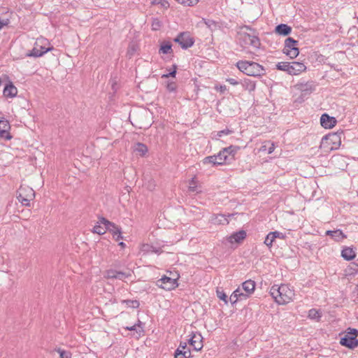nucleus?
<instances>
[{"label": "nucleus", "instance_id": "obj_1", "mask_svg": "<svg viewBox=\"0 0 358 358\" xmlns=\"http://www.w3.org/2000/svg\"><path fill=\"white\" fill-rule=\"evenodd\" d=\"M270 294L278 304L288 303L293 298L294 293L287 285H274L271 287Z\"/></svg>", "mask_w": 358, "mask_h": 358}, {"label": "nucleus", "instance_id": "obj_2", "mask_svg": "<svg viewBox=\"0 0 358 358\" xmlns=\"http://www.w3.org/2000/svg\"><path fill=\"white\" fill-rule=\"evenodd\" d=\"M236 66L240 71L248 76L262 77L266 75L264 67L255 62L239 60L236 62Z\"/></svg>", "mask_w": 358, "mask_h": 358}, {"label": "nucleus", "instance_id": "obj_3", "mask_svg": "<svg viewBox=\"0 0 358 358\" xmlns=\"http://www.w3.org/2000/svg\"><path fill=\"white\" fill-rule=\"evenodd\" d=\"M276 69L285 71L289 75H299L306 71V66L303 63L298 62H281L276 64Z\"/></svg>", "mask_w": 358, "mask_h": 358}, {"label": "nucleus", "instance_id": "obj_4", "mask_svg": "<svg viewBox=\"0 0 358 358\" xmlns=\"http://www.w3.org/2000/svg\"><path fill=\"white\" fill-rule=\"evenodd\" d=\"M358 330L356 329L348 328L343 336L340 339V344L342 346L354 349L358 346Z\"/></svg>", "mask_w": 358, "mask_h": 358}, {"label": "nucleus", "instance_id": "obj_5", "mask_svg": "<svg viewBox=\"0 0 358 358\" xmlns=\"http://www.w3.org/2000/svg\"><path fill=\"white\" fill-rule=\"evenodd\" d=\"M238 37L239 43L242 46L249 45L255 49L260 48L261 42L258 34H252L241 31L238 33Z\"/></svg>", "mask_w": 358, "mask_h": 358}, {"label": "nucleus", "instance_id": "obj_6", "mask_svg": "<svg viewBox=\"0 0 358 358\" xmlns=\"http://www.w3.org/2000/svg\"><path fill=\"white\" fill-rule=\"evenodd\" d=\"M343 131L341 133H333L324 136L322 139L321 146H327V150H337L341 145V135L343 134Z\"/></svg>", "mask_w": 358, "mask_h": 358}, {"label": "nucleus", "instance_id": "obj_7", "mask_svg": "<svg viewBox=\"0 0 358 358\" xmlns=\"http://www.w3.org/2000/svg\"><path fill=\"white\" fill-rule=\"evenodd\" d=\"M299 41L292 37H288L285 41V47L283 53L291 59L296 58L299 54V50L297 47Z\"/></svg>", "mask_w": 358, "mask_h": 358}, {"label": "nucleus", "instance_id": "obj_8", "mask_svg": "<svg viewBox=\"0 0 358 358\" xmlns=\"http://www.w3.org/2000/svg\"><path fill=\"white\" fill-rule=\"evenodd\" d=\"M173 41L178 43L184 50L192 47L195 42L194 38L191 36L189 31L179 33L178 36L173 38Z\"/></svg>", "mask_w": 358, "mask_h": 358}, {"label": "nucleus", "instance_id": "obj_9", "mask_svg": "<svg viewBox=\"0 0 358 358\" xmlns=\"http://www.w3.org/2000/svg\"><path fill=\"white\" fill-rule=\"evenodd\" d=\"M17 199L19 201L25 206H30V201L35 196V192L30 187H20L18 191Z\"/></svg>", "mask_w": 358, "mask_h": 358}, {"label": "nucleus", "instance_id": "obj_10", "mask_svg": "<svg viewBox=\"0 0 358 358\" xmlns=\"http://www.w3.org/2000/svg\"><path fill=\"white\" fill-rule=\"evenodd\" d=\"M157 286L166 290H172L178 287L177 279H174L166 275L159 279L156 282Z\"/></svg>", "mask_w": 358, "mask_h": 358}, {"label": "nucleus", "instance_id": "obj_11", "mask_svg": "<svg viewBox=\"0 0 358 358\" xmlns=\"http://www.w3.org/2000/svg\"><path fill=\"white\" fill-rule=\"evenodd\" d=\"M100 223H103V225L106 226V232L108 231L111 233L113 237L115 236L116 234H122V229L114 222L108 220L103 217H100Z\"/></svg>", "mask_w": 358, "mask_h": 358}, {"label": "nucleus", "instance_id": "obj_12", "mask_svg": "<svg viewBox=\"0 0 358 358\" xmlns=\"http://www.w3.org/2000/svg\"><path fill=\"white\" fill-rule=\"evenodd\" d=\"M337 123L334 117L329 115L327 113H323L320 117V124L324 129H331Z\"/></svg>", "mask_w": 358, "mask_h": 358}, {"label": "nucleus", "instance_id": "obj_13", "mask_svg": "<svg viewBox=\"0 0 358 358\" xmlns=\"http://www.w3.org/2000/svg\"><path fill=\"white\" fill-rule=\"evenodd\" d=\"M247 237V233L245 230H240L233 233L231 236L227 237V241L233 244H241Z\"/></svg>", "mask_w": 358, "mask_h": 358}, {"label": "nucleus", "instance_id": "obj_14", "mask_svg": "<svg viewBox=\"0 0 358 358\" xmlns=\"http://www.w3.org/2000/svg\"><path fill=\"white\" fill-rule=\"evenodd\" d=\"M3 94L6 98H14L17 94V89L11 81H9L4 87Z\"/></svg>", "mask_w": 358, "mask_h": 358}, {"label": "nucleus", "instance_id": "obj_15", "mask_svg": "<svg viewBox=\"0 0 358 358\" xmlns=\"http://www.w3.org/2000/svg\"><path fill=\"white\" fill-rule=\"evenodd\" d=\"M326 235L337 242H341L347 238V236L341 229L328 230L326 231Z\"/></svg>", "mask_w": 358, "mask_h": 358}, {"label": "nucleus", "instance_id": "obj_16", "mask_svg": "<svg viewBox=\"0 0 358 358\" xmlns=\"http://www.w3.org/2000/svg\"><path fill=\"white\" fill-rule=\"evenodd\" d=\"M299 89L306 95L310 94L315 90V85L313 81H309L305 83H299Z\"/></svg>", "mask_w": 358, "mask_h": 358}, {"label": "nucleus", "instance_id": "obj_17", "mask_svg": "<svg viewBox=\"0 0 358 358\" xmlns=\"http://www.w3.org/2000/svg\"><path fill=\"white\" fill-rule=\"evenodd\" d=\"M292 27L287 24H280L277 25L275 28V32L280 35L286 36L291 34L292 32Z\"/></svg>", "mask_w": 358, "mask_h": 358}, {"label": "nucleus", "instance_id": "obj_18", "mask_svg": "<svg viewBox=\"0 0 358 358\" xmlns=\"http://www.w3.org/2000/svg\"><path fill=\"white\" fill-rule=\"evenodd\" d=\"M239 146L232 145L229 147L223 148V150L225 151L229 163H230L231 160H234L235 159V155L239 150Z\"/></svg>", "mask_w": 358, "mask_h": 358}, {"label": "nucleus", "instance_id": "obj_19", "mask_svg": "<svg viewBox=\"0 0 358 358\" xmlns=\"http://www.w3.org/2000/svg\"><path fill=\"white\" fill-rule=\"evenodd\" d=\"M194 350L199 351L203 348V336L198 331H193Z\"/></svg>", "mask_w": 358, "mask_h": 358}, {"label": "nucleus", "instance_id": "obj_20", "mask_svg": "<svg viewBox=\"0 0 358 358\" xmlns=\"http://www.w3.org/2000/svg\"><path fill=\"white\" fill-rule=\"evenodd\" d=\"M341 257L347 261H350L355 258L356 253L353 248L345 247L341 251Z\"/></svg>", "mask_w": 358, "mask_h": 358}, {"label": "nucleus", "instance_id": "obj_21", "mask_svg": "<svg viewBox=\"0 0 358 358\" xmlns=\"http://www.w3.org/2000/svg\"><path fill=\"white\" fill-rule=\"evenodd\" d=\"M159 54H173V51L172 49V44L170 41H164L161 43L159 49Z\"/></svg>", "mask_w": 358, "mask_h": 358}, {"label": "nucleus", "instance_id": "obj_22", "mask_svg": "<svg viewBox=\"0 0 358 358\" xmlns=\"http://www.w3.org/2000/svg\"><path fill=\"white\" fill-rule=\"evenodd\" d=\"M255 286V282L252 280H248L242 283V289L250 295L254 292Z\"/></svg>", "mask_w": 358, "mask_h": 358}, {"label": "nucleus", "instance_id": "obj_23", "mask_svg": "<svg viewBox=\"0 0 358 358\" xmlns=\"http://www.w3.org/2000/svg\"><path fill=\"white\" fill-rule=\"evenodd\" d=\"M148 151L147 145L142 143H136L134 146V152L141 157L145 156Z\"/></svg>", "mask_w": 358, "mask_h": 358}, {"label": "nucleus", "instance_id": "obj_24", "mask_svg": "<svg viewBox=\"0 0 358 358\" xmlns=\"http://www.w3.org/2000/svg\"><path fill=\"white\" fill-rule=\"evenodd\" d=\"M243 87L251 92H253L255 90V88H256V83L253 80H251L250 79H248V78H245L242 82H241Z\"/></svg>", "mask_w": 358, "mask_h": 358}, {"label": "nucleus", "instance_id": "obj_25", "mask_svg": "<svg viewBox=\"0 0 358 358\" xmlns=\"http://www.w3.org/2000/svg\"><path fill=\"white\" fill-rule=\"evenodd\" d=\"M175 358H190L191 357V352L190 350H182L178 348L174 352Z\"/></svg>", "mask_w": 358, "mask_h": 358}, {"label": "nucleus", "instance_id": "obj_26", "mask_svg": "<svg viewBox=\"0 0 358 358\" xmlns=\"http://www.w3.org/2000/svg\"><path fill=\"white\" fill-rule=\"evenodd\" d=\"M48 52V50H39L36 47H34L31 51L26 54L27 57H42L44 54Z\"/></svg>", "mask_w": 358, "mask_h": 358}, {"label": "nucleus", "instance_id": "obj_27", "mask_svg": "<svg viewBox=\"0 0 358 358\" xmlns=\"http://www.w3.org/2000/svg\"><path fill=\"white\" fill-rule=\"evenodd\" d=\"M102 224H103V223H100V217H99V221L94 226L93 229H92V231L94 234H99V235L104 234L106 233V226L103 225V227H102L101 226Z\"/></svg>", "mask_w": 358, "mask_h": 358}, {"label": "nucleus", "instance_id": "obj_28", "mask_svg": "<svg viewBox=\"0 0 358 358\" xmlns=\"http://www.w3.org/2000/svg\"><path fill=\"white\" fill-rule=\"evenodd\" d=\"M202 163L203 164H212L213 166L222 165V162H218L215 155L204 157L202 160Z\"/></svg>", "mask_w": 358, "mask_h": 358}, {"label": "nucleus", "instance_id": "obj_29", "mask_svg": "<svg viewBox=\"0 0 358 358\" xmlns=\"http://www.w3.org/2000/svg\"><path fill=\"white\" fill-rule=\"evenodd\" d=\"M215 156L216 157V159H217L218 162H222V165L229 164L227 158L225 151L223 148L217 155H215Z\"/></svg>", "mask_w": 358, "mask_h": 358}, {"label": "nucleus", "instance_id": "obj_30", "mask_svg": "<svg viewBox=\"0 0 358 358\" xmlns=\"http://www.w3.org/2000/svg\"><path fill=\"white\" fill-rule=\"evenodd\" d=\"M308 317L311 320L319 321L322 317V313L320 310L312 308L309 310Z\"/></svg>", "mask_w": 358, "mask_h": 358}, {"label": "nucleus", "instance_id": "obj_31", "mask_svg": "<svg viewBox=\"0 0 358 358\" xmlns=\"http://www.w3.org/2000/svg\"><path fill=\"white\" fill-rule=\"evenodd\" d=\"M214 222L217 224L224 225L228 224L229 222L225 215L218 214L215 216L214 219Z\"/></svg>", "mask_w": 358, "mask_h": 358}, {"label": "nucleus", "instance_id": "obj_32", "mask_svg": "<svg viewBox=\"0 0 358 358\" xmlns=\"http://www.w3.org/2000/svg\"><path fill=\"white\" fill-rule=\"evenodd\" d=\"M348 273L349 275L358 274V259L349 264Z\"/></svg>", "mask_w": 358, "mask_h": 358}, {"label": "nucleus", "instance_id": "obj_33", "mask_svg": "<svg viewBox=\"0 0 358 358\" xmlns=\"http://www.w3.org/2000/svg\"><path fill=\"white\" fill-rule=\"evenodd\" d=\"M121 302L122 303L126 304L128 307L133 308H138L140 306V303L138 300L126 299L122 300Z\"/></svg>", "mask_w": 358, "mask_h": 358}, {"label": "nucleus", "instance_id": "obj_34", "mask_svg": "<svg viewBox=\"0 0 358 358\" xmlns=\"http://www.w3.org/2000/svg\"><path fill=\"white\" fill-rule=\"evenodd\" d=\"M178 3L184 6H194L199 3V0H176Z\"/></svg>", "mask_w": 358, "mask_h": 358}, {"label": "nucleus", "instance_id": "obj_35", "mask_svg": "<svg viewBox=\"0 0 358 358\" xmlns=\"http://www.w3.org/2000/svg\"><path fill=\"white\" fill-rule=\"evenodd\" d=\"M216 294H217V298H219L220 300L223 301L225 304L228 303V296L224 293V292L223 290L217 289Z\"/></svg>", "mask_w": 358, "mask_h": 358}, {"label": "nucleus", "instance_id": "obj_36", "mask_svg": "<svg viewBox=\"0 0 358 358\" xmlns=\"http://www.w3.org/2000/svg\"><path fill=\"white\" fill-rule=\"evenodd\" d=\"M162 26V22L158 18H153L152 21V29L154 31L159 30Z\"/></svg>", "mask_w": 358, "mask_h": 358}, {"label": "nucleus", "instance_id": "obj_37", "mask_svg": "<svg viewBox=\"0 0 358 358\" xmlns=\"http://www.w3.org/2000/svg\"><path fill=\"white\" fill-rule=\"evenodd\" d=\"M55 351L59 354L60 358H71V354L60 348L55 349Z\"/></svg>", "mask_w": 358, "mask_h": 358}, {"label": "nucleus", "instance_id": "obj_38", "mask_svg": "<svg viewBox=\"0 0 358 358\" xmlns=\"http://www.w3.org/2000/svg\"><path fill=\"white\" fill-rule=\"evenodd\" d=\"M177 69H178V66L176 64H173L172 66V71H171L169 73H166V74H163L162 76V78H169V77H172V78H175L176 77V73H177Z\"/></svg>", "mask_w": 358, "mask_h": 358}, {"label": "nucleus", "instance_id": "obj_39", "mask_svg": "<svg viewBox=\"0 0 358 358\" xmlns=\"http://www.w3.org/2000/svg\"><path fill=\"white\" fill-rule=\"evenodd\" d=\"M166 90L169 92H176L177 90V84L173 81H169L166 84Z\"/></svg>", "mask_w": 358, "mask_h": 358}, {"label": "nucleus", "instance_id": "obj_40", "mask_svg": "<svg viewBox=\"0 0 358 358\" xmlns=\"http://www.w3.org/2000/svg\"><path fill=\"white\" fill-rule=\"evenodd\" d=\"M118 271L114 269L107 270L106 272V278L108 279H116Z\"/></svg>", "mask_w": 358, "mask_h": 358}, {"label": "nucleus", "instance_id": "obj_41", "mask_svg": "<svg viewBox=\"0 0 358 358\" xmlns=\"http://www.w3.org/2000/svg\"><path fill=\"white\" fill-rule=\"evenodd\" d=\"M10 129V125L9 122L5 119H2L0 120V130H7L9 131Z\"/></svg>", "mask_w": 358, "mask_h": 358}, {"label": "nucleus", "instance_id": "obj_42", "mask_svg": "<svg viewBox=\"0 0 358 358\" xmlns=\"http://www.w3.org/2000/svg\"><path fill=\"white\" fill-rule=\"evenodd\" d=\"M275 238L273 236H272V234L270 232L267 234L266 236V238L264 240V243L269 248H271L273 245V243L274 242Z\"/></svg>", "mask_w": 358, "mask_h": 358}, {"label": "nucleus", "instance_id": "obj_43", "mask_svg": "<svg viewBox=\"0 0 358 358\" xmlns=\"http://www.w3.org/2000/svg\"><path fill=\"white\" fill-rule=\"evenodd\" d=\"M203 21L205 24L210 29H215L217 26V23L213 20L203 19Z\"/></svg>", "mask_w": 358, "mask_h": 358}, {"label": "nucleus", "instance_id": "obj_44", "mask_svg": "<svg viewBox=\"0 0 358 358\" xmlns=\"http://www.w3.org/2000/svg\"><path fill=\"white\" fill-rule=\"evenodd\" d=\"M152 4H159L164 8L167 9L170 4L167 0H153L152 2Z\"/></svg>", "mask_w": 358, "mask_h": 358}, {"label": "nucleus", "instance_id": "obj_45", "mask_svg": "<svg viewBox=\"0 0 358 358\" xmlns=\"http://www.w3.org/2000/svg\"><path fill=\"white\" fill-rule=\"evenodd\" d=\"M0 138L5 140H10L13 136L7 130H0Z\"/></svg>", "mask_w": 358, "mask_h": 358}, {"label": "nucleus", "instance_id": "obj_46", "mask_svg": "<svg viewBox=\"0 0 358 358\" xmlns=\"http://www.w3.org/2000/svg\"><path fill=\"white\" fill-rule=\"evenodd\" d=\"M131 275L130 272L126 273L123 271H118L117 275H116V279L118 280H124V278H129Z\"/></svg>", "mask_w": 358, "mask_h": 358}, {"label": "nucleus", "instance_id": "obj_47", "mask_svg": "<svg viewBox=\"0 0 358 358\" xmlns=\"http://www.w3.org/2000/svg\"><path fill=\"white\" fill-rule=\"evenodd\" d=\"M233 133L232 130H230L229 129H225L221 131H219L217 132L216 134V139H217L220 137H222L223 135H229Z\"/></svg>", "mask_w": 358, "mask_h": 358}, {"label": "nucleus", "instance_id": "obj_48", "mask_svg": "<svg viewBox=\"0 0 358 358\" xmlns=\"http://www.w3.org/2000/svg\"><path fill=\"white\" fill-rule=\"evenodd\" d=\"M135 325H136V328H140L137 333L138 334L139 336H141V334L143 332L144 324L141 320H138V322L135 324Z\"/></svg>", "mask_w": 358, "mask_h": 358}, {"label": "nucleus", "instance_id": "obj_49", "mask_svg": "<svg viewBox=\"0 0 358 358\" xmlns=\"http://www.w3.org/2000/svg\"><path fill=\"white\" fill-rule=\"evenodd\" d=\"M214 89L222 94H224L227 91V87L225 85H216Z\"/></svg>", "mask_w": 358, "mask_h": 358}, {"label": "nucleus", "instance_id": "obj_50", "mask_svg": "<svg viewBox=\"0 0 358 358\" xmlns=\"http://www.w3.org/2000/svg\"><path fill=\"white\" fill-rule=\"evenodd\" d=\"M241 29V30L245 29L247 31H250L249 34H258L256 29H253L252 27H251L250 26H248V25H244Z\"/></svg>", "mask_w": 358, "mask_h": 358}, {"label": "nucleus", "instance_id": "obj_51", "mask_svg": "<svg viewBox=\"0 0 358 358\" xmlns=\"http://www.w3.org/2000/svg\"><path fill=\"white\" fill-rule=\"evenodd\" d=\"M236 293H232L230 296L229 300L232 305H234L239 300L238 296H236Z\"/></svg>", "mask_w": 358, "mask_h": 358}, {"label": "nucleus", "instance_id": "obj_52", "mask_svg": "<svg viewBox=\"0 0 358 358\" xmlns=\"http://www.w3.org/2000/svg\"><path fill=\"white\" fill-rule=\"evenodd\" d=\"M226 81L232 85H237L241 83V82L232 78H227Z\"/></svg>", "mask_w": 358, "mask_h": 358}, {"label": "nucleus", "instance_id": "obj_53", "mask_svg": "<svg viewBox=\"0 0 358 358\" xmlns=\"http://www.w3.org/2000/svg\"><path fill=\"white\" fill-rule=\"evenodd\" d=\"M271 233L272 234V236H273L275 239L276 238H285V236L282 233H280V232H279L278 231H271Z\"/></svg>", "mask_w": 358, "mask_h": 358}, {"label": "nucleus", "instance_id": "obj_54", "mask_svg": "<svg viewBox=\"0 0 358 358\" xmlns=\"http://www.w3.org/2000/svg\"><path fill=\"white\" fill-rule=\"evenodd\" d=\"M250 296V294H248L247 292L245 293H243L241 292V294H240V297H238L239 300L240 301H242V300H245L247 299L249 296Z\"/></svg>", "mask_w": 358, "mask_h": 358}, {"label": "nucleus", "instance_id": "obj_55", "mask_svg": "<svg viewBox=\"0 0 358 358\" xmlns=\"http://www.w3.org/2000/svg\"><path fill=\"white\" fill-rule=\"evenodd\" d=\"M188 343L193 347V349L194 350V338H193V331L191 334V337L188 340Z\"/></svg>", "mask_w": 358, "mask_h": 358}, {"label": "nucleus", "instance_id": "obj_56", "mask_svg": "<svg viewBox=\"0 0 358 358\" xmlns=\"http://www.w3.org/2000/svg\"><path fill=\"white\" fill-rule=\"evenodd\" d=\"M125 329L128 330V331H136V332L138 331H137V329H136V325H133V326H131V327H125Z\"/></svg>", "mask_w": 358, "mask_h": 358}, {"label": "nucleus", "instance_id": "obj_57", "mask_svg": "<svg viewBox=\"0 0 358 358\" xmlns=\"http://www.w3.org/2000/svg\"><path fill=\"white\" fill-rule=\"evenodd\" d=\"M180 349L184 350L187 348V343L185 342H180L179 347Z\"/></svg>", "mask_w": 358, "mask_h": 358}, {"label": "nucleus", "instance_id": "obj_58", "mask_svg": "<svg viewBox=\"0 0 358 358\" xmlns=\"http://www.w3.org/2000/svg\"><path fill=\"white\" fill-rule=\"evenodd\" d=\"M114 238H115V241H117L123 239V236H122V234H116V235Z\"/></svg>", "mask_w": 358, "mask_h": 358}, {"label": "nucleus", "instance_id": "obj_59", "mask_svg": "<svg viewBox=\"0 0 358 358\" xmlns=\"http://www.w3.org/2000/svg\"><path fill=\"white\" fill-rule=\"evenodd\" d=\"M275 149V146H274V144L273 143H271V145L269 147V148L268 149V154H271L273 152Z\"/></svg>", "mask_w": 358, "mask_h": 358}, {"label": "nucleus", "instance_id": "obj_60", "mask_svg": "<svg viewBox=\"0 0 358 358\" xmlns=\"http://www.w3.org/2000/svg\"><path fill=\"white\" fill-rule=\"evenodd\" d=\"M53 49H54V48H53L52 46V47H50V48H45V47H43V46H42V45H41V46H40V49H39V50H48V52H49V51H51V50H53Z\"/></svg>", "mask_w": 358, "mask_h": 358}, {"label": "nucleus", "instance_id": "obj_61", "mask_svg": "<svg viewBox=\"0 0 358 358\" xmlns=\"http://www.w3.org/2000/svg\"><path fill=\"white\" fill-rule=\"evenodd\" d=\"M153 252L155 253H157V254H159L162 252V249L161 248H153L152 250Z\"/></svg>", "mask_w": 358, "mask_h": 358}, {"label": "nucleus", "instance_id": "obj_62", "mask_svg": "<svg viewBox=\"0 0 358 358\" xmlns=\"http://www.w3.org/2000/svg\"><path fill=\"white\" fill-rule=\"evenodd\" d=\"M233 293H236V296H237L240 297V294H241V289L238 287V289H236V290H234V291L233 292Z\"/></svg>", "mask_w": 358, "mask_h": 358}, {"label": "nucleus", "instance_id": "obj_63", "mask_svg": "<svg viewBox=\"0 0 358 358\" xmlns=\"http://www.w3.org/2000/svg\"><path fill=\"white\" fill-rule=\"evenodd\" d=\"M7 24V22L2 20L0 19V29L4 26Z\"/></svg>", "mask_w": 358, "mask_h": 358}, {"label": "nucleus", "instance_id": "obj_64", "mask_svg": "<svg viewBox=\"0 0 358 358\" xmlns=\"http://www.w3.org/2000/svg\"><path fill=\"white\" fill-rule=\"evenodd\" d=\"M118 245H120L121 247V248H122V249L125 248V247H126V244L122 241L118 243Z\"/></svg>", "mask_w": 358, "mask_h": 358}]
</instances>
